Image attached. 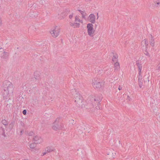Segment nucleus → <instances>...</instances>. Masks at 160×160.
Masks as SVG:
<instances>
[{
	"label": "nucleus",
	"instance_id": "obj_39",
	"mask_svg": "<svg viewBox=\"0 0 160 160\" xmlns=\"http://www.w3.org/2000/svg\"><path fill=\"white\" fill-rule=\"evenodd\" d=\"M22 132H23V131H21V134H22Z\"/></svg>",
	"mask_w": 160,
	"mask_h": 160
},
{
	"label": "nucleus",
	"instance_id": "obj_30",
	"mask_svg": "<svg viewBox=\"0 0 160 160\" xmlns=\"http://www.w3.org/2000/svg\"><path fill=\"white\" fill-rule=\"evenodd\" d=\"M48 152H43L42 153V156H44V155H45Z\"/></svg>",
	"mask_w": 160,
	"mask_h": 160
},
{
	"label": "nucleus",
	"instance_id": "obj_37",
	"mask_svg": "<svg viewBox=\"0 0 160 160\" xmlns=\"http://www.w3.org/2000/svg\"><path fill=\"white\" fill-rule=\"evenodd\" d=\"M98 13H97V19H98Z\"/></svg>",
	"mask_w": 160,
	"mask_h": 160
},
{
	"label": "nucleus",
	"instance_id": "obj_4",
	"mask_svg": "<svg viewBox=\"0 0 160 160\" xmlns=\"http://www.w3.org/2000/svg\"><path fill=\"white\" fill-rule=\"evenodd\" d=\"M60 32L59 28L57 26H55L51 29L50 33L53 37L56 38L59 35Z\"/></svg>",
	"mask_w": 160,
	"mask_h": 160
},
{
	"label": "nucleus",
	"instance_id": "obj_33",
	"mask_svg": "<svg viewBox=\"0 0 160 160\" xmlns=\"http://www.w3.org/2000/svg\"><path fill=\"white\" fill-rule=\"evenodd\" d=\"M93 103L92 104V107H93L94 106H96V105H94V102H93Z\"/></svg>",
	"mask_w": 160,
	"mask_h": 160
},
{
	"label": "nucleus",
	"instance_id": "obj_23",
	"mask_svg": "<svg viewBox=\"0 0 160 160\" xmlns=\"http://www.w3.org/2000/svg\"><path fill=\"white\" fill-rule=\"evenodd\" d=\"M2 124L4 125H8V122H7L6 120L5 119L2 120Z\"/></svg>",
	"mask_w": 160,
	"mask_h": 160
},
{
	"label": "nucleus",
	"instance_id": "obj_13",
	"mask_svg": "<svg viewBox=\"0 0 160 160\" xmlns=\"http://www.w3.org/2000/svg\"><path fill=\"white\" fill-rule=\"evenodd\" d=\"M34 78L35 79L39 80L40 78V72H39L36 71L34 73Z\"/></svg>",
	"mask_w": 160,
	"mask_h": 160
},
{
	"label": "nucleus",
	"instance_id": "obj_34",
	"mask_svg": "<svg viewBox=\"0 0 160 160\" xmlns=\"http://www.w3.org/2000/svg\"><path fill=\"white\" fill-rule=\"evenodd\" d=\"M160 4V2H157V3L156 6H158V5H159Z\"/></svg>",
	"mask_w": 160,
	"mask_h": 160
},
{
	"label": "nucleus",
	"instance_id": "obj_2",
	"mask_svg": "<svg viewBox=\"0 0 160 160\" xmlns=\"http://www.w3.org/2000/svg\"><path fill=\"white\" fill-rule=\"evenodd\" d=\"M88 34L91 37H93L94 35L95 30L93 28V25L91 23L87 24V26Z\"/></svg>",
	"mask_w": 160,
	"mask_h": 160
},
{
	"label": "nucleus",
	"instance_id": "obj_7",
	"mask_svg": "<svg viewBox=\"0 0 160 160\" xmlns=\"http://www.w3.org/2000/svg\"><path fill=\"white\" fill-rule=\"evenodd\" d=\"M88 20L89 22L91 23H94L95 22L96 18L94 14H91L88 17Z\"/></svg>",
	"mask_w": 160,
	"mask_h": 160
},
{
	"label": "nucleus",
	"instance_id": "obj_35",
	"mask_svg": "<svg viewBox=\"0 0 160 160\" xmlns=\"http://www.w3.org/2000/svg\"><path fill=\"white\" fill-rule=\"evenodd\" d=\"M3 49L1 47H0V52H2L1 50H3Z\"/></svg>",
	"mask_w": 160,
	"mask_h": 160
},
{
	"label": "nucleus",
	"instance_id": "obj_32",
	"mask_svg": "<svg viewBox=\"0 0 160 160\" xmlns=\"http://www.w3.org/2000/svg\"><path fill=\"white\" fill-rule=\"evenodd\" d=\"M2 20L1 17H0V26L2 24Z\"/></svg>",
	"mask_w": 160,
	"mask_h": 160
},
{
	"label": "nucleus",
	"instance_id": "obj_3",
	"mask_svg": "<svg viewBox=\"0 0 160 160\" xmlns=\"http://www.w3.org/2000/svg\"><path fill=\"white\" fill-rule=\"evenodd\" d=\"M92 84L94 88L98 89L101 88L102 83L100 79L95 78L92 81Z\"/></svg>",
	"mask_w": 160,
	"mask_h": 160
},
{
	"label": "nucleus",
	"instance_id": "obj_1",
	"mask_svg": "<svg viewBox=\"0 0 160 160\" xmlns=\"http://www.w3.org/2000/svg\"><path fill=\"white\" fill-rule=\"evenodd\" d=\"M60 118H57L52 124V128L55 131L59 130L62 129L64 128V124L60 121Z\"/></svg>",
	"mask_w": 160,
	"mask_h": 160
},
{
	"label": "nucleus",
	"instance_id": "obj_11",
	"mask_svg": "<svg viewBox=\"0 0 160 160\" xmlns=\"http://www.w3.org/2000/svg\"><path fill=\"white\" fill-rule=\"evenodd\" d=\"M148 41L147 39H144L141 42V45L143 47H145L146 49H147L148 45Z\"/></svg>",
	"mask_w": 160,
	"mask_h": 160
},
{
	"label": "nucleus",
	"instance_id": "obj_26",
	"mask_svg": "<svg viewBox=\"0 0 160 160\" xmlns=\"http://www.w3.org/2000/svg\"><path fill=\"white\" fill-rule=\"evenodd\" d=\"M92 100H94V102H96L98 104V106L99 104H100L99 102H98V100H97L95 99H94Z\"/></svg>",
	"mask_w": 160,
	"mask_h": 160
},
{
	"label": "nucleus",
	"instance_id": "obj_31",
	"mask_svg": "<svg viewBox=\"0 0 160 160\" xmlns=\"http://www.w3.org/2000/svg\"><path fill=\"white\" fill-rule=\"evenodd\" d=\"M122 89V87H121L120 86H119L118 88V89L119 90H121Z\"/></svg>",
	"mask_w": 160,
	"mask_h": 160
},
{
	"label": "nucleus",
	"instance_id": "obj_38",
	"mask_svg": "<svg viewBox=\"0 0 160 160\" xmlns=\"http://www.w3.org/2000/svg\"><path fill=\"white\" fill-rule=\"evenodd\" d=\"M127 98H128L129 99V98H130V97L129 96H128Z\"/></svg>",
	"mask_w": 160,
	"mask_h": 160
},
{
	"label": "nucleus",
	"instance_id": "obj_16",
	"mask_svg": "<svg viewBox=\"0 0 160 160\" xmlns=\"http://www.w3.org/2000/svg\"><path fill=\"white\" fill-rule=\"evenodd\" d=\"M138 78L139 86L140 88H141L142 86V76H138Z\"/></svg>",
	"mask_w": 160,
	"mask_h": 160
},
{
	"label": "nucleus",
	"instance_id": "obj_18",
	"mask_svg": "<svg viewBox=\"0 0 160 160\" xmlns=\"http://www.w3.org/2000/svg\"><path fill=\"white\" fill-rule=\"evenodd\" d=\"M78 11L81 14L82 16V18H84V19L85 18L86 14L85 11H82V10H79Z\"/></svg>",
	"mask_w": 160,
	"mask_h": 160
},
{
	"label": "nucleus",
	"instance_id": "obj_15",
	"mask_svg": "<svg viewBox=\"0 0 160 160\" xmlns=\"http://www.w3.org/2000/svg\"><path fill=\"white\" fill-rule=\"evenodd\" d=\"M149 43L150 45L152 47H153L154 46L155 41L154 39L153 36L152 35H151L150 38Z\"/></svg>",
	"mask_w": 160,
	"mask_h": 160
},
{
	"label": "nucleus",
	"instance_id": "obj_9",
	"mask_svg": "<svg viewBox=\"0 0 160 160\" xmlns=\"http://www.w3.org/2000/svg\"><path fill=\"white\" fill-rule=\"evenodd\" d=\"M69 24L71 27L73 28H78L80 26V23L77 22H70Z\"/></svg>",
	"mask_w": 160,
	"mask_h": 160
},
{
	"label": "nucleus",
	"instance_id": "obj_28",
	"mask_svg": "<svg viewBox=\"0 0 160 160\" xmlns=\"http://www.w3.org/2000/svg\"><path fill=\"white\" fill-rule=\"evenodd\" d=\"M26 112H27V111L26 110H24L22 111V113L24 115H25L26 113Z\"/></svg>",
	"mask_w": 160,
	"mask_h": 160
},
{
	"label": "nucleus",
	"instance_id": "obj_8",
	"mask_svg": "<svg viewBox=\"0 0 160 160\" xmlns=\"http://www.w3.org/2000/svg\"><path fill=\"white\" fill-rule=\"evenodd\" d=\"M136 64L139 71L138 75V76H142V64L138 62H137Z\"/></svg>",
	"mask_w": 160,
	"mask_h": 160
},
{
	"label": "nucleus",
	"instance_id": "obj_36",
	"mask_svg": "<svg viewBox=\"0 0 160 160\" xmlns=\"http://www.w3.org/2000/svg\"><path fill=\"white\" fill-rule=\"evenodd\" d=\"M96 108L97 109H99L100 108L99 107V106H97L96 107Z\"/></svg>",
	"mask_w": 160,
	"mask_h": 160
},
{
	"label": "nucleus",
	"instance_id": "obj_24",
	"mask_svg": "<svg viewBox=\"0 0 160 160\" xmlns=\"http://www.w3.org/2000/svg\"><path fill=\"white\" fill-rule=\"evenodd\" d=\"M2 130V135L4 137H6V135L5 134V130L4 128H1Z\"/></svg>",
	"mask_w": 160,
	"mask_h": 160
},
{
	"label": "nucleus",
	"instance_id": "obj_22",
	"mask_svg": "<svg viewBox=\"0 0 160 160\" xmlns=\"http://www.w3.org/2000/svg\"><path fill=\"white\" fill-rule=\"evenodd\" d=\"M118 55L117 54H115L113 56L112 58V60L113 62H117L118 60Z\"/></svg>",
	"mask_w": 160,
	"mask_h": 160
},
{
	"label": "nucleus",
	"instance_id": "obj_5",
	"mask_svg": "<svg viewBox=\"0 0 160 160\" xmlns=\"http://www.w3.org/2000/svg\"><path fill=\"white\" fill-rule=\"evenodd\" d=\"M74 97L75 99V102H77L78 103L82 102V97L79 93L78 92H76L74 95Z\"/></svg>",
	"mask_w": 160,
	"mask_h": 160
},
{
	"label": "nucleus",
	"instance_id": "obj_40",
	"mask_svg": "<svg viewBox=\"0 0 160 160\" xmlns=\"http://www.w3.org/2000/svg\"><path fill=\"white\" fill-rule=\"evenodd\" d=\"M72 90H73V91H76V90H75V89H73Z\"/></svg>",
	"mask_w": 160,
	"mask_h": 160
},
{
	"label": "nucleus",
	"instance_id": "obj_29",
	"mask_svg": "<svg viewBox=\"0 0 160 160\" xmlns=\"http://www.w3.org/2000/svg\"><path fill=\"white\" fill-rule=\"evenodd\" d=\"M157 69L158 70H160V65L158 64L157 67Z\"/></svg>",
	"mask_w": 160,
	"mask_h": 160
},
{
	"label": "nucleus",
	"instance_id": "obj_17",
	"mask_svg": "<svg viewBox=\"0 0 160 160\" xmlns=\"http://www.w3.org/2000/svg\"><path fill=\"white\" fill-rule=\"evenodd\" d=\"M114 69L115 71H118L120 68V65L119 62H117L115 63L114 64Z\"/></svg>",
	"mask_w": 160,
	"mask_h": 160
},
{
	"label": "nucleus",
	"instance_id": "obj_27",
	"mask_svg": "<svg viewBox=\"0 0 160 160\" xmlns=\"http://www.w3.org/2000/svg\"><path fill=\"white\" fill-rule=\"evenodd\" d=\"M73 17V14H72L69 15V17L70 19H71V18H72Z\"/></svg>",
	"mask_w": 160,
	"mask_h": 160
},
{
	"label": "nucleus",
	"instance_id": "obj_6",
	"mask_svg": "<svg viewBox=\"0 0 160 160\" xmlns=\"http://www.w3.org/2000/svg\"><path fill=\"white\" fill-rule=\"evenodd\" d=\"M33 141L36 144H40L43 142V139L40 136L36 135L33 138Z\"/></svg>",
	"mask_w": 160,
	"mask_h": 160
},
{
	"label": "nucleus",
	"instance_id": "obj_19",
	"mask_svg": "<svg viewBox=\"0 0 160 160\" xmlns=\"http://www.w3.org/2000/svg\"><path fill=\"white\" fill-rule=\"evenodd\" d=\"M75 22H78L81 23H83V21L79 18V16L78 15H76L75 17Z\"/></svg>",
	"mask_w": 160,
	"mask_h": 160
},
{
	"label": "nucleus",
	"instance_id": "obj_41",
	"mask_svg": "<svg viewBox=\"0 0 160 160\" xmlns=\"http://www.w3.org/2000/svg\"><path fill=\"white\" fill-rule=\"evenodd\" d=\"M33 134V132H32L31 135H32V134Z\"/></svg>",
	"mask_w": 160,
	"mask_h": 160
},
{
	"label": "nucleus",
	"instance_id": "obj_20",
	"mask_svg": "<svg viewBox=\"0 0 160 160\" xmlns=\"http://www.w3.org/2000/svg\"><path fill=\"white\" fill-rule=\"evenodd\" d=\"M54 151V149L53 148L51 147H47L45 150V151L47 152L48 153L50 152H52Z\"/></svg>",
	"mask_w": 160,
	"mask_h": 160
},
{
	"label": "nucleus",
	"instance_id": "obj_21",
	"mask_svg": "<svg viewBox=\"0 0 160 160\" xmlns=\"http://www.w3.org/2000/svg\"><path fill=\"white\" fill-rule=\"evenodd\" d=\"M36 143L35 142L31 143L29 145V147L30 148L32 149H35V150H37L36 148H35L36 147Z\"/></svg>",
	"mask_w": 160,
	"mask_h": 160
},
{
	"label": "nucleus",
	"instance_id": "obj_10",
	"mask_svg": "<svg viewBox=\"0 0 160 160\" xmlns=\"http://www.w3.org/2000/svg\"><path fill=\"white\" fill-rule=\"evenodd\" d=\"M8 83L9 84H8V86H7V89L6 90H7V91L9 92L10 93H12L14 90L13 85L12 83L10 82Z\"/></svg>",
	"mask_w": 160,
	"mask_h": 160
},
{
	"label": "nucleus",
	"instance_id": "obj_25",
	"mask_svg": "<svg viewBox=\"0 0 160 160\" xmlns=\"http://www.w3.org/2000/svg\"><path fill=\"white\" fill-rule=\"evenodd\" d=\"M3 10L1 8L0 6V17L3 14Z\"/></svg>",
	"mask_w": 160,
	"mask_h": 160
},
{
	"label": "nucleus",
	"instance_id": "obj_12",
	"mask_svg": "<svg viewBox=\"0 0 160 160\" xmlns=\"http://www.w3.org/2000/svg\"><path fill=\"white\" fill-rule=\"evenodd\" d=\"M8 53L4 52L2 53L1 58L4 60H7L8 58Z\"/></svg>",
	"mask_w": 160,
	"mask_h": 160
},
{
	"label": "nucleus",
	"instance_id": "obj_14",
	"mask_svg": "<svg viewBox=\"0 0 160 160\" xmlns=\"http://www.w3.org/2000/svg\"><path fill=\"white\" fill-rule=\"evenodd\" d=\"M10 93L7 91V90H5L3 93V96L4 99H7L9 97V94Z\"/></svg>",
	"mask_w": 160,
	"mask_h": 160
}]
</instances>
